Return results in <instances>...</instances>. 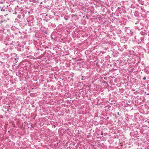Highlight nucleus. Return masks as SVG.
<instances>
[{"mask_svg": "<svg viewBox=\"0 0 149 149\" xmlns=\"http://www.w3.org/2000/svg\"><path fill=\"white\" fill-rule=\"evenodd\" d=\"M11 56H12V59H14L15 60V63L18 61L19 58H17V55L15 53H12L11 54Z\"/></svg>", "mask_w": 149, "mask_h": 149, "instance_id": "obj_1", "label": "nucleus"}, {"mask_svg": "<svg viewBox=\"0 0 149 149\" xmlns=\"http://www.w3.org/2000/svg\"><path fill=\"white\" fill-rule=\"evenodd\" d=\"M146 77H145L143 78V79L144 80H146Z\"/></svg>", "mask_w": 149, "mask_h": 149, "instance_id": "obj_2", "label": "nucleus"}, {"mask_svg": "<svg viewBox=\"0 0 149 149\" xmlns=\"http://www.w3.org/2000/svg\"><path fill=\"white\" fill-rule=\"evenodd\" d=\"M5 9L3 10V9H2V8L1 10V11H5Z\"/></svg>", "mask_w": 149, "mask_h": 149, "instance_id": "obj_3", "label": "nucleus"}, {"mask_svg": "<svg viewBox=\"0 0 149 149\" xmlns=\"http://www.w3.org/2000/svg\"><path fill=\"white\" fill-rule=\"evenodd\" d=\"M103 133L102 132L101 133V135L102 136V135H103Z\"/></svg>", "mask_w": 149, "mask_h": 149, "instance_id": "obj_4", "label": "nucleus"}, {"mask_svg": "<svg viewBox=\"0 0 149 149\" xmlns=\"http://www.w3.org/2000/svg\"><path fill=\"white\" fill-rule=\"evenodd\" d=\"M109 117H107V118L106 120H107V119H109Z\"/></svg>", "mask_w": 149, "mask_h": 149, "instance_id": "obj_5", "label": "nucleus"}, {"mask_svg": "<svg viewBox=\"0 0 149 149\" xmlns=\"http://www.w3.org/2000/svg\"><path fill=\"white\" fill-rule=\"evenodd\" d=\"M6 15H8V14H6V15H5V16H6Z\"/></svg>", "mask_w": 149, "mask_h": 149, "instance_id": "obj_6", "label": "nucleus"}, {"mask_svg": "<svg viewBox=\"0 0 149 149\" xmlns=\"http://www.w3.org/2000/svg\"><path fill=\"white\" fill-rule=\"evenodd\" d=\"M138 1H139L140 0H138Z\"/></svg>", "mask_w": 149, "mask_h": 149, "instance_id": "obj_7", "label": "nucleus"}, {"mask_svg": "<svg viewBox=\"0 0 149 149\" xmlns=\"http://www.w3.org/2000/svg\"><path fill=\"white\" fill-rule=\"evenodd\" d=\"M8 111H9L8 109L7 110Z\"/></svg>", "mask_w": 149, "mask_h": 149, "instance_id": "obj_8", "label": "nucleus"}, {"mask_svg": "<svg viewBox=\"0 0 149 149\" xmlns=\"http://www.w3.org/2000/svg\"><path fill=\"white\" fill-rule=\"evenodd\" d=\"M118 114L119 115V113H118Z\"/></svg>", "mask_w": 149, "mask_h": 149, "instance_id": "obj_9", "label": "nucleus"}]
</instances>
